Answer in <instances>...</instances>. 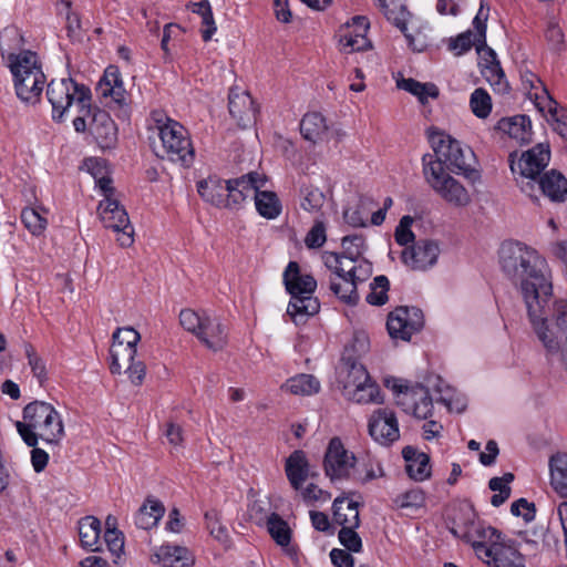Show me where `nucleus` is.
Segmentation results:
<instances>
[{"label":"nucleus","instance_id":"1","mask_svg":"<svg viewBox=\"0 0 567 567\" xmlns=\"http://www.w3.org/2000/svg\"><path fill=\"white\" fill-rule=\"evenodd\" d=\"M499 264L504 275L519 285L526 308L533 309L530 301L549 298L551 284L546 276V261L535 249L518 241L502 244Z\"/></svg>","mask_w":567,"mask_h":567},{"label":"nucleus","instance_id":"2","mask_svg":"<svg viewBox=\"0 0 567 567\" xmlns=\"http://www.w3.org/2000/svg\"><path fill=\"white\" fill-rule=\"evenodd\" d=\"M16 429L28 446L38 445L39 439L58 445L64 436L61 415L50 403L43 401L25 405L23 421H17Z\"/></svg>","mask_w":567,"mask_h":567},{"label":"nucleus","instance_id":"3","mask_svg":"<svg viewBox=\"0 0 567 567\" xmlns=\"http://www.w3.org/2000/svg\"><path fill=\"white\" fill-rule=\"evenodd\" d=\"M152 121L159 140V145L153 147L156 156L190 166L195 152L186 128L159 111L152 112Z\"/></svg>","mask_w":567,"mask_h":567},{"label":"nucleus","instance_id":"4","mask_svg":"<svg viewBox=\"0 0 567 567\" xmlns=\"http://www.w3.org/2000/svg\"><path fill=\"white\" fill-rule=\"evenodd\" d=\"M284 284L291 296L287 313L295 323L316 315L320 305L312 295L317 288L316 279L308 274H301L298 262L290 261L284 271Z\"/></svg>","mask_w":567,"mask_h":567},{"label":"nucleus","instance_id":"5","mask_svg":"<svg viewBox=\"0 0 567 567\" xmlns=\"http://www.w3.org/2000/svg\"><path fill=\"white\" fill-rule=\"evenodd\" d=\"M110 348V370L113 374L126 373L130 381L141 385L145 378L146 367L143 361L136 360L140 333L132 327L117 328L113 333Z\"/></svg>","mask_w":567,"mask_h":567},{"label":"nucleus","instance_id":"6","mask_svg":"<svg viewBox=\"0 0 567 567\" xmlns=\"http://www.w3.org/2000/svg\"><path fill=\"white\" fill-rule=\"evenodd\" d=\"M429 138L434 155L425 154L423 156V167H425V162L440 163L443 168L464 175L472 181L478 177L477 171L472 168L471 162L474 158V153L470 147H463L457 140L443 132H432Z\"/></svg>","mask_w":567,"mask_h":567},{"label":"nucleus","instance_id":"7","mask_svg":"<svg viewBox=\"0 0 567 567\" xmlns=\"http://www.w3.org/2000/svg\"><path fill=\"white\" fill-rule=\"evenodd\" d=\"M9 66L13 75L17 96L25 104H37L47 81L38 55L32 51L10 54Z\"/></svg>","mask_w":567,"mask_h":567},{"label":"nucleus","instance_id":"8","mask_svg":"<svg viewBox=\"0 0 567 567\" xmlns=\"http://www.w3.org/2000/svg\"><path fill=\"white\" fill-rule=\"evenodd\" d=\"M47 96L52 105V118L61 122L64 113L74 101L82 109L87 106L91 100V91L83 84H78L72 79L52 80L48 84Z\"/></svg>","mask_w":567,"mask_h":567},{"label":"nucleus","instance_id":"9","mask_svg":"<svg viewBox=\"0 0 567 567\" xmlns=\"http://www.w3.org/2000/svg\"><path fill=\"white\" fill-rule=\"evenodd\" d=\"M385 386L395 395V403L405 413L413 414L417 419H427L432 414L433 399L429 389L422 384L409 386L401 379H386Z\"/></svg>","mask_w":567,"mask_h":567},{"label":"nucleus","instance_id":"10","mask_svg":"<svg viewBox=\"0 0 567 567\" xmlns=\"http://www.w3.org/2000/svg\"><path fill=\"white\" fill-rule=\"evenodd\" d=\"M423 174L432 189L449 204L457 207L470 204L471 196L467 189L457 179L445 173L440 163L425 162Z\"/></svg>","mask_w":567,"mask_h":567},{"label":"nucleus","instance_id":"11","mask_svg":"<svg viewBox=\"0 0 567 567\" xmlns=\"http://www.w3.org/2000/svg\"><path fill=\"white\" fill-rule=\"evenodd\" d=\"M100 102L116 112L120 118L128 117V97L117 66L110 65L95 87Z\"/></svg>","mask_w":567,"mask_h":567},{"label":"nucleus","instance_id":"12","mask_svg":"<svg viewBox=\"0 0 567 567\" xmlns=\"http://www.w3.org/2000/svg\"><path fill=\"white\" fill-rule=\"evenodd\" d=\"M550 161V150L548 144L539 143L530 150L523 153L517 163L519 176L516 178L520 190L530 197H536L535 183L543 174Z\"/></svg>","mask_w":567,"mask_h":567},{"label":"nucleus","instance_id":"13","mask_svg":"<svg viewBox=\"0 0 567 567\" xmlns=\"http://www.w3.org/2000/svg\"><path fill=\"white\" fill-rule=\"evenodd\" d=\"M97 212L104 227L120 235L117 241L122 247H130L134 243V228L125 208L116 199L104 198L100 202Z\"/></svg>","mask_w":567,"mask_h":567},{"label":"nucleus","instance_id":"14","mask_svg":"<svg viewBox=\"0 0 567 567\" xmlns=\"http://www.w3.org/2000/svg\"><path fill=\"white\" fill-rule=\"evenodd\" d=\"M355 461L354 454L344 449L341 440L333 437L330 440L324 454V473L331 482L349 480L354 470Z\"/></svg>","mask_w":567,"mask_h":567},{"label":"nucleus","instance_id":"15","mask_svg":"<svg viewBox=\"0 0 567 567\" xmlns=\"http://www.w3.org/2000/svg\"><path fill=\"white\" fill-rule=\"evenodd\" d=\"M423 326V312L416 307H398L388 316L386 329L393 339L409 341Z\"/></svg>","mask_w":567,"mask_h":567},{"label":"nucleus","instance_id":"16","mask_svg":"<svg viewBox=\"0 0 567 567\" xmlns=\"http://www.w3.org/2000/svg\"><path fill=\"white\" fill-rule=\"evenodd\" d=\"M266 177L257 172H250L240 177L227 181V192L223 199L224 208L237 209L246 198L252 196L256 189L266 185Z\"/></svg>","mask_w":567,"mask_h":567},{"label":"nucleus","instance_id":"17","mask_svg":"<svg viewBox=\"0 0 567 567\" xmlns=\"http://www.w3.org/2000/svg\"><path fill=\"white\" fill-rule=\"evenodd\" d=\"M89 131L102 150H112L117 143V126L111 115L101 109L86 106Z\"/></svg>","mask_w":567,"mask_h":567},{"label":"nucleus","instance_id":"18","mask_svg":"<svg viewBox=\"0 0 567 567\" xmlns=\"http://www.w3.org/2000/svg\"><path fill=\"white\" fill-rule=\"evenodd\" d=\"M369 434L381 445L388 446L400 437L399 424L394 412L378 409L369 420Z\"/></svg>","mask_w":567,"mask_h":567},{"label":"nucleus","instance_id":"19","mask_svg":"<svg viewBox=\"0 0 567 567\" xmlns=\"http://www.w3.org/2000/svg\"><path fill=\"white\" fill-rule=\"evenodd\" d=\"M440 255L439 244L434 240L422 239L402 252V260L414 270H425L434 266Z\"/></svg>","mask_w":567,"mask_h":567},{"label":"nucleus","instance_id":"20","mask_svg":"<svg viewBox=\"0 0 567 567\" xmlns=\"http://www.w3.org/2000/svg\"><path fill=\"white\" fill-rule=\"evenodd\" d=\"M548 298H537L532 300L533 309L527 308L529 320L539 341L543 343L548 354H555L559 351V343L553 333L548 330L545 318V305Z\"/></svg>","mask_w":567,"mask_h":567},{"label":"nucleus","instance_id":"21","mask_svg":"<svg viewBox=\"0 0 567 567\" xmlns=\"http://www.w3.org/2000/svg\"><path fill=\"white\" fill-rule=\"evenodd\" d=\"M229 114L241 128L249 126L256 116V107L250 94L246 91L231 89L228 95Z\"/></svg>","mask_w":567,"mask_h":567},{"label":"nucleus","instance_id":"22","mask_svg":"<svg viewBox=\"0 0 567 567\" xmlns=\"http://www.w3.org/2000/svg\"><path fill=\"white\" fill-rule=\"evenodd\" d=\"M197 338L210 350L220 351L227 344V327L217 318L206 315Z\"/></svg>","mask_w":567,"mask_h":567},{"label":"nucleus","instance_id":"23","mask_svg":"<svg viewBox=\"0 0 567 567\" xmlns=\"http://www.w3.org/2000/svg\"><path fill=\"white\" fill-rule=\"evenodd\" d=\"M536 188L551 202L563 203L567 199V178L556 169L545 172L538 177L535 183Z\"/></svg>","mask_w":567,"mask_h":567},{"label":"nucleus","instance_id":"24","mask_svg":"<svg viewBox=\"0 0 567 567\" xmlns=\"http://www.w3.org/2000/svg\"><path fill=\"white\" fill-rule=\"evenodd\" d=\"M285 472L291 487L296 491L301 489L310 474V464L306 453L301 450L293 451L286 460Z\"/></svg>","mask_w":567,"mask_h":567},{"label":"nucleus","instance_id":"25","mask_svg":"<svg viewBox=\"0 0 567 567\" xmlns=\"http://www.w3.org/2000/svg\"><path fill=\"white\" fill-rule=\"evenodd\" d=\"M358 25V34H352L350 27H346L340 35L339 43L347 53L363 51L371 48V42L367 39L369 22L365 17L357 16L352 18Z\"/></svg>","mask_w":567,"mask_h":567},{"label":"nucleus","instance_id":"26","mask_svg":"<svg viewBox=\"0 0 567 567\" xmlns=\"http://www.w3.org/2000/svg\"><path fill=\"white\" fill-rule=\"evenodd\" d=\"M485 554L492 559L488 564L493 567H525L524 557L512 545L494 543L485 549Z\"/></svg>","mask_w":567,"mask_h":567},{"label":"nucleus","instance_id":"27","mask_svg":"<svg viewBox=\"0 0 567 567\" xmlns=\"http://www.w3.org/2000/svg\"><path fill=\"white\" fill-rule=\"evenodd\" d=\"M402 455L406 461V473L408 475L417 482H422L430 477L431 466L430 456L423 452H419L412 446H405L402 450Z\"/></svg>","mask_w":567,"mask_h":567},{"label":"nucleus","instance_id":"28","mask_svg":"<svg viewBox=\"0 0 567 567\" xmlns=\"http://www.w3.org/2000/svg\"><path fill=\"white\" fill-rule=\"evenodd\" d=\"M155 557L163 567H189L194 564L192 553L186 547L176 545H162Z\"/></svg>","mask_w":567,"mask_h":567},{"label":"nucleus","instance_id":"29","mask_svg":"<svg viewBox=\"0 0 567 567\" xmlns=\"http://www.w3.org/2000/svg\"><path fill=\"white\" fill-rule=\"evenodd\" d=\"M497 127L520 144L529 143L532 140V122L527 115L502 118L498 121Z\"/></svg>","mask_w":567,"mask_h":567},{"label":"nucleus","instance_id":"30","mask_svg":"<svg viewBox=\"0 0 567 567\" xmlns=\"http://www.w3.org/2000/svg\"><path fill=\"white\" fill-rule=\"evenodd\" d=\"M486 20L487 13H484L483 6L473 20L475 29V47L478 54H482V64H492L499 62L495 51L486 44Z\"/></svg>","mask_w":567,"mask_h":567},{"label":"nucleus","instance_id":"31","mask_svg":"<svg viewBox=\"0 0 567 567\" xmlns=\"http://www.w3.org/2000/svg\"><path fill=\"white\" fill-rule=\"evenodd\" d=\"M359 504L353 501H349L347 497H337L333 501V519L334 522L343 527H359Z\"/></svg>","mask_w":567,"mask_h":567},{"label":"nucleus","instance_id":"32","mask_svg":"<svg viewBox=\"0 0 567 567\" xmlns=\"http://www.w3.org/2000/svg\"><path fill=\"white\" fill-rule=\"evenodd\" d=\"M197 192L205 202L221 207L223 198L227 192V181L217 176H209L197 183Z\"/></svg>","mask_w":567,"mask_h":567},{"label":"nucleus","instance_id":"33","mask_svg":"<svg viewBox=\"0 0 567 567\" xmlns=\"http://www.w3.org/2000/svg\"><path fill=\"white\" fill-rule=\"evenodd\" d=\"M164 513V505L159 501L148 497L134 516L135 525L142 529H150L157 525Z\"/></svg>","mask_w":567,"mask_h":567},{"label":"nucleus","instance_id":"34","mask_svg":"<svg viewBox=\"0 0 567 567\" xmlns=\"http://www.w3.org/2000/svg\"><path fill=\"white\" fill-rule=\"evenodd\" d=\"M550 485L561 497L567 498V453H556L549 460Z\"/></svg>","mask_w":567,"mask_h":567},{"label":"nucleus","instance_id":"35","mask_svg":"<svg viewBox=\"0 0 567 567\" xmlns=\"http://www.w3.org/2000/svg\"><path fill=\"white\" fill-rule=\"evenodd\" d=\"M101 522L86 516L79 522V535L82 546L91 551H99L100 548Z\"/></svg>","mask_w":567,"mask_h":567},{"label":"nucleus","instance_id":"36","mask_svg":"<svg viewBox=\"0 0 567 567\" xmlns=\"http://www.w3.org/2000/svg\"><path fill=\"white\" fill-rule=\"evenodd\" d=\"M328 132L326 118L318 112L307 113L300 122V133L310 142L322 140Z\"/></svg>","mask_w":567,"mask_h":567},{"label":"nucleus","instance_id":"37","mask_svg":"<svg viewBox=\"0 0 567 567\" xmlns=\"http://www.w3.org/2000/svg\"><path fill=\"white\" fill-rule=\"evenodd\" d=\"M252 197L255 206L260 216L267 219H275L281 213V203L276 193L256 189Z\"/></svg>","mask_w":567,"mask_h":567},{"label":"nucleus","instance_id":"38","mask_svg":"<svg viewBox=\"0 0 567 567\" xmlns=\"http://www.w3.org/2000/svg\"><path fill=\"white\" fill-rule=\"evenodd\" d=\"M281 388L292 394L312 395L319 392L320 382L312 374L301 373L288 379Z\"/></svg>","mask_w":567,"mask_h":567},{"label":"nucleus","instance_id":"39","mask_svg":"<svg viewBox=\"0 0 567 567\" xmlns=\"http://www.w3.org/2000/svg\"><path fill=\"white\" fill-rule=\"evenodd\" d=\"M330 290L344 303L354 306L359 301L358 285L350 277L344 279L330 278Z\"/></svg>","mask_w":567,"mask_h":567},{"label":"nucleus","instance_id":"40","mask_svg":"<svg viewBox=\"0 0 567 567\" xmlns=\"http://www.w3.org/2000/svg\"><path fill=\"white\" fill-rule=\"evenodd\" d=\"M346 360L347 375L343 380V393L371 382L365 367L357 361Z\"/></svg>","mask_w":567,"mask_h":567},{"label":"nucleus","instance_id":"41","mask_svg":"<svg viewBox=\"0 0 567 567\" xmlns=\"http://www.w3.org/2000/svg\"><path fill=\"white\" fill-rule=\"evenodd\" d=\"M398 87L415 95L422 104L427 102L429 97H437L439 89L433 83H421L414 79H402L398 81Z\"/></svg>","mask_w":567,"mask_h":567},{"label":"nucleus","instance_id":"42","mask_svg":"<svg viewBox=\"0 0 567 567\" xmlns=\"http://www.w3.org/2000/svg\"><path fill=\"white\" fill-rule=\"evenodd\" d=\"M267 530L281 547H287L291 540V529L286 520H284L278 514L272 513L267 519Z\"/></svg>","mask_w":567,"mask_h":567},{"label":"nucleus","instance_id":"43","mask_svg":"<svg viewBox=\"0 0 567 567\" xmlns=\"http://www.w3.org/2000/svg\"><path fill=\"white\" fill-rule=\"evenodd\" d=\"M514 481V474L513 473H505L502 477H492L488 482V487L494 491L498 492L497 494H494L491 498V504L494 507H498L503 505L511 496V487L509 483Z\"/></svg>","mask_w":567,"mask_h":567},{"label":"nucleus","instance_id":"44","mask_svg":"<svg viewBox=\"0 0 567 567\" xmlns=\"http://www.w3.org/2000/svg\"><path fill=\"white\" fill-rule=\"evenodd\" d=\"M344 395L349 400L360 404L382 402V399L380 398V388L372 381L359 388H354L351 391H347Z\"/></svg>","mask_w":567,"mask_h":567},{"label":"nucleus","instance_id":"45","mask_svg":"<svg viewBox=\"0 0 567 567\" xmlns=\"http://www.w3.org/2000/svg\"><path fill=\"white\" fill-rule=\"evenodd\" d=\"M482 75L486 81L499 93H506L508 91V83L505 79V73L501 66V63L481 64Z\"/></svg>","mask_w":567,"mask_h":567},{"label":"nucleus","instance_id":"46","mask_svg":"<svg viewBox=\"0 0 567 567\" xmlns=\"http://www.w3.org/2000/svg\"><path fill=\"white\" fill-rule=\"evenodd\" d=\"M341 246L343 248V251L341 252L343 258H346L350 264H354L358 262L363 255L364 238L360 235L344 236L342 238Z\"/></svg>","mask_w":567,"mask_h":567},{"label":"nucleus","instance_id":"47","mask_svg":"<svg viewBox=\"0 0 567 567\" xmlns=\"http://www.w3.org/2000/svg\"><path fill=\"white\" fill-rule=\"evenodd\" d=\"M409 12L405 10L403 6H399L396 9L385 10V17L386 19L393 23L405 37L408 40V44L412 50L414 51H422V48H419L414 43V38L408 33V27H406V16Z\"/></svg>","mask_w":567,"mask_h":567},{"label":"nucleus","instance_id":"48","mask_svg":"<svg viewBox=\"0 0 567 567\" xmlns=\"http://www.w3.org/2000/svg\"><path fill=\"white\" fill-rule=\"evenodd\" d=\"M390 287L389 279L383 276H377L370 284L371 291L368 293L365 300L372 306H382L388 301V290Z\"/></svg>","mask_w":567,"mask_h":567},{"label":"nucleus","instance_id":"49","mask_svg":"<svg viewBox=\"0 0 567 567\" xmlns=\"http://www.w3.org/2000/svg\"><path fill=\"white\" fill-rule=\"evenodd\" d=\"M21 221L25 228L34 236L41 235L47 228V218L35 208H24L21 212Z\"/></svg>","mask_w":567,"mask_h":567},{"label":"nucleus","instance_id":"50","mask_svg":"<svg viewBox=\"0 0 567 567\" xmlns=\"http://www.w3.org/2000/svg\"><path fill=\"white\" fill-rule=\"evenodd\" d=\"M470 105L473 113L480 118L487 117L492 111L491 96L482 87L475 89L471 94Z\"/></svg>","mask_w":567,"mask_h":567},{"label":"nucleus","instance_id":"51","mask_svg":"<svg viewBox=\"0 0 567 567\" xmlns=\"http://www.w3.org/2000/svg\"><path fill=\"white\" fill-rule=\"evenodd\" d=\"M104 540L113 563L117 565L124 549V536L122 532L118 529L105 530Z\"/></svg>","mask_w":567,"mask_h":567},{"label":"nucleus","instance_id":"52","mask_svg":"<svg viewBox=\"0 0 567 567\" xmlns=\"http://www.w3.org/2000/svg\"><path fill=\"white\" fill-rule=\"evenodd\" d=\"M546 97L548 100V112L551 114L556 122L555 131L564 138L567 140V110L557 107V103L548 95L544 89Z\"/></svg>","mask_w":567,"mask_h":567},{"label":"nucleus","instance_id":"53","mask_svg":"<svg viewBox=\"0 0 567 567\" xmlns=\"http://www.w3.org/2000/svg\"><path fill=\"white\" fill-rule=\"evenodd\" d=\"M206 315L205 311L198 313L190 309H184L179 313V322L185 330L197 337Z\"/></svg>","mask_w":567,"mask_h":567},{"label":"nucleus","instance_id":"54","mask_svg":"<svg viewBox=\"0 0 567 567\" xmlns=\"http://www.w3.org/2000/svg\"><path fill=\"white\" fill-rule=\"evenodd\" d=\"M394 502L401 508H420L424 505L425 496L422 489L413 488L398 495Z\"/></svg>","mask_w":567,"mask_h":567},{"label":"nucleus","instance_id":"55","mask_svg":"<svg viewBox=\"0 0 567 567\" xmlns=\"http://www.w3.org/2000/svg\"><path fill=\"white\" fill-rule=\"evenodd\" d=\"M358 527H343L338 533L339 542L349 551L360 553L362 550V539L355 532Z\"/></svg>","mask_w":567,"mask_h":567},{"label":"nucleus","instance_id":"56","mask_svg":"<svg viewBox=\"0 0 567 567\" xmlns=\"http://www.w3.org/2000/svg\"><path fill=\"white\" fill-rule=\"evenodd\" d=\"M300 193L302 196L300 205L305 210L315 212L322 206L324 196L318 188L302 187Z\"/></svg>","mask_w":567,"mask_h":567},{"label":"nucleus","instance_id":"57","mask_svg":"<svg viewBox=\"0 0 567 567\" xmlns=\"http://www.w3.org/2000/svg\"><path fill=\"white\" fill-rule=\"evenodd\" d=\"M205 520L210 535L221 544H227L228 532L227 528L219 523L218 513L216 511L207 512L205 514Z\"/></svg>","mask_w":567,"mask_h":567},{"label":"nucleus","instance_id":"58","mask_svg":"<svg viewBox=\"0 0 567 567\" xmlns=\"http://www.w3.org/2000/svg\"><path fill=\"white\" fill-rule=\"evenodd\" d=\"M326 240V226L323 221L317 220L307 233L305 238V245L309 249H316L322 247Z\"/></svg>","mask_w":567,"mask_h":567},{"label":"nucleus","instance_id":"59","mask_svg":"<svg viewBox=\"0 0 567 567\" xmlns=\"http://www.w3.org/2000/svg\"><path fill=\"white\" fill-rule=\"evenodd\" d=\"M379 476H383V470L378 462H372V460H368L367 463H363V470H354L353 480L364 484L370 482Z\"/></svg>","mask_w":567,"mask_h":567},{"label":"nucleus","instance_id":"60","mask_svg":"<svg viewBox=\"0 0 567 567\" xmlns=\"http://www.w3.org/2000/svg\"><path fill=\"white\" fill-rule=\"evenodd\" d=\"M413 224V218L409 215H405L401 218L399 225L395 228L394 237L395 241L400 246H406L410 243L414 241V234L411 230V226Z\"/></svg>","mask_w":567,"mask_h":567},{"label":"nucleus","instance_id":"61","mask_svg":"<svg viewBox=\"0 0 567 567\" xmlns=\"http://www.w3.org/2000/svg\"><path fill=\"white\" fill-rule=\"evenodd\" d=\"M25 355L33 375L42 382L47 377V369L43 360L37 354L31 344L25 346Z\"/></svg>","mask_w":567,"mask_h":567},{"label":"nucleus","instance_id":"62","mask_svg":"<svg viewBox=\"0 0 567 567\" xmlns=\"http://www.w3.org/2000/svg\"><path fill=\"white\" fill-rule=\"evenodd\" d=\"M473 45H475V33L473 34L472 31H466L451 39L449 49L455 51L456 55H461L467 52Z\"/></svg>","mask_w":567,"mask_h":567},{"label":"nucleus","instance_id":"63","mask_svg":"<svg viewBox=\"0 0 567 567\" xmlns=\"http://www.w3.org/2000/svg\"><path fill=\"white\" fill-rule=\"evenodd\" d=\"M511 513L514 516H522L526 523H529L535 519V504L526 498H519L512 504Z\"/></svg>","mask_w":567,"mask_h":567},{"label":"nucleus","instance_id":"64","mask_svg":"<svg viewBox=\"0 0 567 567\" xmlns=\"http://www.w3.org/2000/svg\"><path fill=\"white\" fill-rule=\"evenodd\" d=\"M330 559L336 567H353L354 558L347 549L333 548L330 551Z\"/></svg>","mask_w":567,"mask_h":567}]
</instances>
